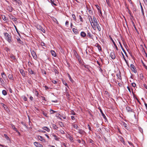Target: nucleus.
Masks as SVG:
<instances>
[{"instance_id": "obj_61", "label": "nucleus", "mask_w": 147, "mask_h": 147, "mask_svg": "<svg viewBox=\"0 0 147 147\" xmlns=\"http://www.w3.org/2000/svg\"><path fill=\"white\" fill-rule=\"evenodd\" d=\"M54 71L56 74H58L59 73L58 71H57L56 69H54Z\"/></svg>"}, {"instance_id": "obj_59", "label": "nucleus", "mask_w": 147, "mask_h": 147, "mask_svg": "<svg viewBox=\"0 0 147 147\" xmlns=\"http://www.w3.org/2000/svg\"><path fill=\"white\" fill-rule=\"evenodd\" d=\"M71 118L72 120H74L75 119V117L74 116H71Z\"/></svg>"}, {"instance_id": "obj_52", "label": "nucleus", "mask_w": 147, "mask_h": 147, "mask_svg": "<svg viewBox=\"0 0 147 147\" xmlns=\"http://www.w3.org/2000/svg\"><path fill=\"white\" fill-rule=\"evenodd\" d=\"M106 2L108 5L110 6V3L109 0H106Z\"/></svg>"}, {"instance_id": "obj_56", "label": "nucleus", "mask_w": 147, "mask_h": 147, "mask_svg": "<svg viewBox=\"0 0 147 147\" xmlns=\"http://www.w3.org/2000/svg\"><path fill=\"white\" fill-rule=\"evenodd\" d=\"M122 54L123 55V58L125 60V62H126V61L127 60H126V59H125V56H124V55L122 53Z\"/></svg>"}, {"instance_id": "obj_63", "label": "nucleus", "mask_w": 147, "mask_h": 147, "mask_svg": "<svg viewBox=\"0 0 147 147\" xmlns=\"http://www.w3.org/2000/svg\"><path fill=\"white\" fill-rule=\"evenodd\" d=\"M42 113L43 115H44L46 117H47V113H46L44 112H43Z\"/></svg>"}, {"instance_id": "obj_5", "label": "nucleus", "mask_w": 147, "mask_h": 147, "mask_svg": "<svg viewBox=\"0 0 147 147\" xmlns=\"http://www.w3.org/2000/svg\"><path fill=\"white\" fill-rule=\"evenodd\" d=\"M37 138L39 140L43 142H46L45 140L44 139V138L41 136H38Z\"/></svg>"}, {"instance_id": "obj_10", "label": "nucleus", "mask_w": 147, "mask_h": 147, "mask_svg": "<svg viewBox=\"0 0 147 147\" xmlns=\"http://www.w3.org/2000/svg\"><path fill=\"white\" fill-rule=\"evenodd\" d=\"M52 136L54 137V139L57 141H59V138L54 134H52Z\"/></svg>"}, {"instance_id": "obj_33", "label": "nucleus", "mask_w": 147, "mask_h": 147, "mask_svg": "<svg viewBox=\"0 0 147 147\" xmlns=\"http://www.w3.org/2000/svg\"><path fill=\"white\" fill-rule=\"evenodd\" d=\"M120 141L122 142L124 144H125L123 138L122 137H120Z\"/></svg>"}, {"instance_id": "obj_38", "label": "nucleus", "mask_w": 147, "mask_h": 147, "mask_svg": "<svg viewBox=\"0 0 147 147\" xmlns=\"http://www.w3.org/2000/svg\"><path fill=\"white\" fill-rule=\"evenodd\" d=\"M97 47L99 51L101 50H102L101 47V46L99 45L98 44L97 46Z\"/></svg>"}, {"instance_id": "obj_15", "label": "nucleus", "mask_w": 147, "mask_h": 147, "mask_svg": "<svg viewBox=\"0 0 147 147\" xmlns=\"http://www.w3.org/2000/svg\"><path fill=\"white\" fill-rule=\"evenodd\" d=\"M72 31L73 32L76 34H78L79 33V32L78 30L75 28H73Z\"/></svg>"}, {"instance_id": "obj_3", "label": "nucleus", "mask_w": 147, "mask_h": 147, "mask_svg": "<svg viewBox=\"0 0 147 147\" xmlns=\"http://www.w3.org/2000/svg\"><path fill=\"white\" fill-rule=\"evenodd\" d=\"M110 56L111 58L113 59H114L115 58V52L114 51H113L111 53Z\"/></svg>"}, {"instance_id": "obj_30", "label": "nucleus", "mask_w": 147, "mask_h": 147, "mask_svg": "<svg viewBox=\"0 0 147 147\" xmlns=\"http://www.w3.org/2000/svg\"><path fill=\"white\" fill-rule=\"evenodd\" d=\"M124 127L126 129H128V127L127 126V125L125 123H123V124Z\"/></svg>"}, {"instance_id": "obj_53", "label": "nucleus", "mask_w": 147, "mask_h": 147, "mask_svg": "<svg viewBox=\"0 0 147 147\" xmlns=\"http://www.w3.org/2000/svg\"><path fill=\"white\" fill-rule=\"evenodd\" d=\"M79 19L80 20V21L81 22L83 21V20L80 16H79Z\"/></svg>"}, {"instance_id": "obj_35", "label": "nucleus", "mask_w": 147, "mask_h": 147, "mask_svg": "<svg viewBox=\"0 0 147 147\" xmlns=\"http://www.w3.org/2000/svg\"><path fill=\"white\" fill-rule=\"evenodd\" d=\"M53 128L54 129H57L58 128V127L55 124H53Z\"/></svg>"}, {"instance_id": "obj_6", "label": "nucleus", "mask_w": 147, "mask_h": 147, "mask_svg": "<svg viewBox=\"0 0 147 147\" xmlns=\"http://www.w3.org/2000/svg\"><path fill=\"white\" fill-rule=\"evenodd\" d=\"M34 144L36 147H43L42 144H40L39 142H34Z\"/></svg>"}, {"instance_id": "obj_13", "label": "nucleus", "mask_w": 147, "mask_h": 147, "mask_svg": "<svg viewBox=\"0 0 147 147\" xmlns=\"http://www.w3.org/2000/svg\"><path fill=\"white\" fill-rule=\"evenodd\" d=\"M78 133L81 135H84L85 132L82 129L78 130Z\"/></svg>"}, {"instance_id": "obj_28", "label": "nucleus", "mask_w": 147, "mask_h": 147, "mask_svg": "<svg viewBox=\"0 0 147 147\" xmlns=\"http://www.w3.org/2000/svg\"><path fill=\"white\" fill-rule=\"evenodd\" d=\"M72 126L73 127L76 128V129H78V126L76 124H74L72 125Z\"/></svg>"}, {"instance_id": "obj_22", "label": "nucleus", "mask_w": 147, "mask_h": 147, "mask_svg": "<svg viewBox=\"0 0 147 147\" xmlns=\"http://www.w3.org/2000/svg\"><path fill=\"white\" fill-rule=\"evenodd\" d=\"M86 7L90 15H92L93 14V12L90 9V8H88L87 6Z\"/></svg>"}, {"instance_id": "obj_47", "label": "nucleus", "mask_w": 147, "mask_h": 147, "mask_svg": "<svg viewBox=\"0 0 147 147\" xmlns=\"http://www.w3.org/2000/svg\"><path fill=\"white\" fill-rule=\"evenodd\" d=\"M18 4H20L21 2L20 0H14Z\"/></svg>"}, {"instance_id": "obj_41", "label": "nucleus", "mask_w": 147, "mask_h": 147, "mask_svg": "<svg viewBox=\"0 0 147 147\" xmlns=\"http://www.w3.org/2000/svg\"><path fill=\"white\" fill-rule=\"evenodd\" d=\"M4 137L7 140H9V137L7 136V135L6 134H4Z\"/></svg>"}, {"instance_id": "obj_50", "label": "nucleus", "mask_w": 147, "mask_h": 147, "mask_svg": "<svg viewBox=\"0 0 147 147\" xmlns=\"http://www.w3.org/2000/svg\"><path fill=\"white\" fill-rule=\"evenodd\" d=\"M14 27L15 28V29H16V32H17L18 33V34H19V33L16 27V26L15 25H14Z\"/></svg>"}, {"instance_id": "obj_9", "label": "nucleus", "mask_w": 147, "mask_h": 147, "mask_svg": "<svg viewBox=\"0 0 147 147\" xmlns=\"http://www.w3.org/2000/svg\"><path fill=\"white\" fill-rule=\"evenodd\" d=\"M20 72L24 77L26 76V74L25 71L23 69H21L20 70Z\"/></svg>"}, {"instance_id": "obj_8", "label": "nucleus", "mask_w": 147, "mask_h": 147, "mask_svg": "<svg viewBox=\"0 0 147 147\" xmlns=\"http://www.w3.org/2000/svg\"><path fill=\"white\" fill-rule=\"evenodd\" d=\"M37 28L38 29L40 30H41L42 32H43V33H45V30L42 27L40 26H37Z\"/></svg>"}, {"instance_id": "obj_2", "label": "nucleus", "mask_w": 147, "mask_h": 147, "mask_svg": "<svg viewBox=\"0 0 147 147\" xmlns=\"http://www.w3.org/2000/svg\"><path fill=\"white\" fill-rule=\"evenodd\" d=\"M90 22L91 23V26H92L94 30H95L96 28L95 27V26H97L99 24L98 22H95V23H93V24H92L91 23V21L90 20Z\"/></svg>"}, {"instance_id": "obj_11", "label": "nucleus", "mask_w": 147, "mask_h": 147, "mask_svg": "<svg viewBox=\"0 0 147 147\" xmlns=\"http://www.w3.org/2000/svg\"><path fill=\"white\" fill-rule=\"evenodd\" d=\"M119 44H120V46L121 48L122 51H123V52L124 53H125V54L126 56H127V53H126V52H125V50L123 48V46H122L121 43L120 42H119Z\"/></svg>"}, {"instance_id": "obj_62", "label": "nucleus", "mask_w": 147, "mask_h": 147, "mask_svg": "<svg viewBox=\"0 0 147 147\" xmlns=\"http://www.w3.org/2000/svg\"><path fill=\"white\" fill-rule=\"evenodd\" d=\"M23 100L24 101H26L27 100V98L26 96H24L23 98Z\"/></svg>"}, {"instance_id": "obj_44", "label": "nucleus", "mask_w": 147, "mask_h": 147, "mask_svg": "<svg viewBox=\"0 0 147 147\" xmlns=\"http://www.w3.org/2000/svg\"><path fill=\"white\" fill-rule=\"evenodd\" d=\"M96 7L97 8V9L98 11V12H100V13L101 14L102 13L101 11V10L99 9V6L98 5H96Z\"/></svg>"}, {"instance_id": "obj_14", "label": "nucleus", "mask_w": 147, "mask_h": 147, "mask_svg": "<svg viewBox=\"0 0 147 147\" xmlns=\"http://www.w3.org/2000/svg\"><path fill=\"white\" fill-rule=\"evenodd\" d=\"M110 39H111V41H112L113 43V44H114V45L115 46V48H116V50H117L118 49V48H117V46L116 44H115V42L113 40V39L112 38V37H110Z\"/></svg>"}, {"instance_id": "obj_45", "label": "nucleus", "mask_w": 147, "mask_h": 147, "mask_svg": "<svg viewBox=\"0 0 147 147\" xmlns=\"http://www.w3.org/2000/svg\"><path fill=\"white\" fill-rule=\"evenodd\" d=\"M50 1H51V2L52 5H53L55 6L56 5V4L55 3L54 1H53L52 0H51Z\"/></svg>"}, {"instance_id": "obj_46", "label": "nucleus", "mask_w": 147, "mask_h": 147, "mask_svg": "<svg viewBox=\"0 0 147 147\" xmlns=\"http://www.w3.org/2000/svg\"><path fill=\"white\" fill-rule=\"evenodd\" d=\"M2 18L4 21H6L7 20V18L5 16H2Z\"/></svg>"}, {"instance_id": "obj_16", "label": "nucleus", "mask_w": 147, "mask_h": 147, "mask_svg": "<svg viewBox=\"0 0 147 147\" xmlns=\"http://www.w3.org/2000/svg\"><path fill=\"white\" fill-rule=\"evenodd\" d=\"M42 129L44 130H45L46 131L48 132H49L50 131V129L49 128H48L47 127H44L42 128Z\"/></svg>"}, {"instance_id": "obj_24", "label": "nucleus", "mask_w": 147, "mask_h": 147, "mask_svg": "<svg viewBox=\"0 0 147 147\" xmlns=\"http://www.w3.org/2000/svg\"><path fill=\"white\" fill-rule=\"evenodd\" d=\"M56 116L57 117L59 118L60 119H62L61 117H62V116L59 113L57 114Z\"/></svg>"}, {"instance_id": "obj_39", "label": "nucleus", "mask_w": 147, "mask_h": 147, "mask_svg": "<svg viewBox=\"0 0 147 147\" xmlns=\"http://www.w3.org/2000/svg\"><path fill=\"white\" fill-rule=\"evenodd\" d=\"M93 23H95L97 22L96 19L94 16L93 17Z\"/></svg>"}, {"instance_id": "obj_40", "label": "nucleus", "mask_w": 147, "mask_h": 147, "mask_svg": "<svg viewBox=\"0 0 147 147\" xmlns=\"http://www.w3.org/2000/svg\"><path fill=\"white\" fill-rule=\"evenodd\" d=\"M50 111L51 114H53V113H55L56 112V111H54L53 110L51 109H50Z\"/></svg>"}, {"instance_id": "obj_19", "label": "nucleus", "mask_w": 147, "mask_h": 147, "mask_svg": "<svg viewBox=\"0 0 147 147\" xmlns=\"http://www.w3.org/2000/svg\"><path fill=\"white\" fill-rule=\"evenodd\" d=\"M12 8L11 6H9L7 7V10H8L10 12L12 11L13 9Z\"/></svg>"}, {"instance_id": "obj_55", "label": "nucleus", "mask_w": 147, "mask_h": 147, "mask_svg": "<svg viewBox=\"0 0 147 147\" xmlns=\"http://www.w3.org/2000/svg\"><path fill=\"white\" fill-rule=\"evenodd\" d=\"M65 25L66 26H68L69 25V22L68 21H66L65 23ZM68 26H67V27Z\"/></svg>"}, {"instance_id": "obj_17", "label": "nucleus", "mask_w": 147, "mask_h": 147, "mask_svg": "<svg viewBox=\"0 0 147 147\" xmlns=\"http://www.w3.org/2000/svg\"><path fill=\"white\" fill-rule=\"evenodd\" d=\"M11 126L12 127V128L15 131H16V132H18V130H17V129L16 128L15 126L13 125L12 124H11Z\"/></svg>"}, {"instance_id": "obj_4", "label": "nucleus", "mask_w": 147, "mask_h": 147, "mask_svg": "<svg viewBox=\"0 0 147 147\" xmlns=\"http://www.w3.org/2000/svg\"><path fill=\"white\" fill-rule=\"evenodd\" d=\"M130 67L131 70L135 73H136L137 71L134 66L132 64L130 65Z\"/></svg>"}, {"instance_id": "obj_18", "label": "nucleus", "mask_w": 147, "mask_h": 147, "mask_svg": "<svg viewBox=\"0 0 147 147\" xmlns=\"http://www.w3.org/2000/svg\"><path fill=\"white\" fill-rule=\"evenodd\" d=\"M80 35L83 37H85L86 36V34L84 32L82 31L81 32Z\"/></svg>"}, {"instance_id": "obj_7", "label": "nucleus", "mask_w": 147, "mask_h": 147, "mask_svg": "<svg viewBox=\"0 0 147 147\" xmlns=\"http://www.w3.org/2000/svg\"><path fill=\"white\" fill-rule=\"evenodd\" d=\"M31 53L33 58L35 59H36L37 58V56L35 51H31Z\"/></svg>"}, {"instance_id": "obj_29", "label": "nucleus", "mask_w": 147, "mask_h": 147, "mask_svg": "<svg viewBox=\"0 0 147 147\" xmlns=\"http://www.w3.org/2000/svg\"><path fill=\"white\" fill-rule=\"evenodd\" d=\"M100 112H101V113L102 115V116H103V117L104 118V119H106V117L105 116V115H104V114L103 113V112H102V111L101 110V109H100Z\"/></svg>"}, {"instance_id": "obj_58", "label": "nucleus", "mask_w": 147, "mask_h": 147, "mask_svg": "<svg viewBox=\"0 0 147 147\" xmlns=\"http://www.w3.org/2000/svg\"><path fill=\"white\" fill-rule=\"evenodd\" d=\"M40 44L42 46H45V44L43 42H41Z\"/></svg>"}, {"instance_id": "obj_25", "label": "nucleus", "mask_w": 147, "mask_h": 147, "mask_svg": "<svg viewBox=\"0 0 147 147\" xmlns=\"http://www.w3.org/2000/svg\"><path fill=\"white\" fill-rule=\"evenodd\" d=\"M140 5H141L140 7H141L142 13V14L143 16H144L143 9L142 7V5H141V4Z\"/></svg>"}, {"instance_id": "obj_54", "label": "nucleus", "mask_w": 147, "mask_h": 147, "mask_svg": "<svg viewBox=\"0 0 147 147\" xmlns=\"http://www.w3.org/2000/svg\"><path fill=\"white\" fill-rule=\"evenodd\" d=\"M60 131V133L62 134H65V132H64V131L62 130H61Z\"/></svg>"}, {"instance_id": "obj_64", "label": "nucleus", "mask_w": 147, "mask_h": 147, "mask_svg": "<svg viewBox=\"0 0 147 147\" xmlns=\"http://www.w3.org/2000/svg\"><path fill=\"white\" fill-rule=\"evenodd\" d=\"M52 82L54 84H56L57 83V82L56 80H53L52 81Z\"/></svg>"}, {"instance_id": "obj_31", "label": "nucleus", "mask_w": 147, "mask_h": 147, "mask_svg": "<svg viewBox=\"0 0 147 147\" xmlns=\"http://www.w3.org/2000/svg\"><path fill=\"white\" fill-rule=\"evenodd\" d=\"M68 137L70 141H73V138L72 136L70 135H69V136Z\"/></svg>"}, {"instance_id": "obj_42", "label": "nucleus", "mask_w": 147, "mask_h": 147, "mask_svg": "<svg viewBox=\"0 0 147 147\" xmlns=\"http://www.w3.org/2000/svg\"><path fill=\"white\" fill-rule=\"evenodd\" d=\"M29 73L31 74H34V71L32 70V69H30L28 70Z\"/></svg>"}, {"instance_id": "obj_37", "label": "nucleus", "mask_w": 147, "mask_h": 147, "mask_svg": "<svg viewBox=\"0 0 147 147\" xmlns=\"http://www.w3.org/2000/svg\"><path fill=\"white\" fill-rule=\"evenodd\" d=\"M1 75L2 77L3 78H5L6 77L5 74L4 72L1 73Z\"/></svg>"}, {"instance_id": "obj_21", "label": "nucleus", "mask_w": 147, "mask_h": 147, "mask_svg": "<svg viewBox=\"0 0 147 147\" xmlns=\"http://www.w3.org/2000/svg\"><path fill=\"white\" fill-rule=\"evenodd\" d=\"M126 109L127 111L128 112H132V109L130 108L129 107H126Z\"/></svg>"}, {"instance_id": "obj_20", "label": "nucleus", "mask_w": 147, "mask_h": 147, "mask_svg": "<svg viewBox=\"0 0 147 147\" xmlns=\"http://www.w3.org/2000/svg\"><path fill=\"white\" fill-rule=\"evenodd\" d=\"M8 78L11 80H14V78L13 75L12 74H9L8 76Z\"/></svg>"}, {"instance_id": "obj_57", "label": "nucleus", "mask_w": 147, "mask_h": 147, "mask_svg": "<svg viewBox=\"0 0 147 147\" xmlns=\"http://www.w3.org/2000/svg\"><path fill=\"white\" fill-rule=\"evenodd\" d=\"M142 63L143 64V65L144 67H145V69L147 70V66H146L144 63L142 62Z\"/></svg>"}, {"instance_id": "obj_43", "label": "nucleus", "mask_w": 147, "mask_h": 147, "mask_svg": "<svg viewBox=\"0 0 147 147\" xmlns=\"http://www.w3.org/2000/svg\"><path fill=\"white\" fill-rule=\"evenodd\" d=\"M59 125L61 127L64 126L63 123L61 122H59Z\"/></svg>"}, {"instance_id": "obj_36", "label": "nucleus", "mask_w": 147, "mask_h": 147, "mask_svg": "<svg viewBox=\"0 0 147 147\" xmlns=\"http://www.w3.org/2000/svg\"><path fill=\"white\" fill-rule=\"evenodd\" d=\"M68 77H69V79L70 81L71 82H72L73 83L74 82L73 80L71 78V77L70 76V75L69 74H68Z\"/></svg>"}, {"instance_id": "obj_12", "label": "nucleus", "mask_w": 147, "mask_h": 147, "mask_svg": "<svg viewBox=\"0 0 147 147\" xmlns=\"http://www.w3.org/2000/svg\"><path fill=\"white\" fill-rule=\"evenodd\" d=\"M87 36L88 37L90 38H93V36L90 32H89L88 31V33H87Z\"/></svg>"}, {"instance_id": "obj_27", "label": "nucleus", "mask_w": 147, "mask_h": 147, "mask_svg": "<svg viewBox=\"0 0 147 147\" xmlns=\"http://www.w3.org/2000/svg\"><path fill=\"white\" fill-rule=\"evenodd\" d=\"M95 27H96V28H97V29H98V30L99 31H100L101 29L100 27L99 24L97 26H95Z\"/></svg>"}, {"instance_id": "obj_60", "label": "nucleus", "mask_w": 147, "mask_h": 147, "mask_svg": "<svg viewBox=\"0 0 147 147\" xmlns=\"http://www.w3.org/2000/svg\"><path fill=\"white\" fill-rule=\"evenodd\" d=\"M45 89L47 90H48L49 89V88L47 86H44Z\"/></svg>"}, {"instance_id": "obj_1", "label": "nucleus", "mask_w": 147, "mask_h": 147, "mask_svg": "<svg viewBox=\"0 0 147 147\" xmlns=\"http://www.w3.org/2000/svg\"><path fill=\"white\" fill-rule=\"evenodd\" d=\"M6 40L9 43L12 42L11 36L7 33H4Z\"/></svg>"}, {"instance_id": "obj_48", "label": "nucleus", "mask_w": 147, "mask_h": 147, "mask_svg": "<svg viewBox=\"0 0 147 147\" xmlns=\"http://www.w3.org/2000/svg\"><path fill=\"white\" fill-rule=\"evenodd\" d=\"M72 18L74 19V20H76V17L75 15L74 14H73L72 15Z\"/></svg>"}, {"instance_id": "obj_32", "label": "nucleus", "mask_w": 147, "mask_h": 147, "mask_svg": "<svg viewBox=\"0 0 147 147\" xmlns=\"http://www.w3.org/2000/svg\"><path fill=\"white\" fill-rule=\"evenodd\" d=\"M10 57L11 59L13 60L16 59L15 57L13 54H11Z\"/></svg>"}, {"instance_id": "obj_49", "label": "nucleus", "mask_w": 147, "mask_h": 147, "mask_svg": "<svg viewBox=\"0 0 147 147\" xmlns=\"http://www.w3.org/2000/svg\"><path fill=\"white\" fill-rule=\"evenodd\" d=\"M0 81L1 84H3L4 83V81L2 78H0Z\"/></svg>"}, {"instance_id": "obj_23", "label": "nucleus", "mask_w": 147, "mask_h": 147, "mask_svg": "<svg viewBox=\"0 0 147 147\" xmlns=\"http://www.w3.org/2000/svg\"><path fill=\"white\" fill-rule=\"evenodd\" d=\"M51 52L52 56L55 57L56 56V54L54 51L51 50Z\"/></svg>"}, {"instance_id": "obj_51", "label": "nucleus", "mask_w": 147, "mask_h": 147, "mask_svg": "<svg viewBox=\"0 0 147 147\" xmlns=\"http://www.w3.org/2000/svg\"><path fill=\"white\" fill-rule=\"evenodd\" d=\"M131 85H132V86L134 87H135L136 86V84L135 83H132Z\"/></svg>"}, {"instance_id": "obj_34", "label": "nucleus", "mask_w": 147, "mask_h": 147, "mask_svg": "<svg viewBox=\"0 0 147 147\" xmlns=\"http://www.w3.org/2000/svg\"><path fill=\"white\" fill-rule=\"evenodd\" d=\"M2 93L4 95H6L7 94V92L5 90H3L2 91Z\"/></svg>"}, {"instance_id": "obj_26", "label": "nucleus", "mask_w": 147, "mask_h": 147, "mask_svg": "<svg viewBox=\"0 0 147 147\" xmlns=\"http://www.w3.org/2000/svg\"><path fill=\"white\" fill-rule=\"evenodd\" d=\"M17 41L18 42L20 43V44H23V42L20 40V38H19L18 39H17Z\"/></svg>"}]
</instances>
